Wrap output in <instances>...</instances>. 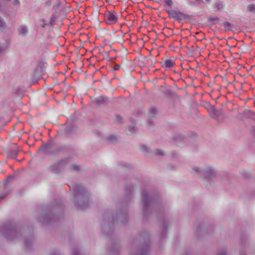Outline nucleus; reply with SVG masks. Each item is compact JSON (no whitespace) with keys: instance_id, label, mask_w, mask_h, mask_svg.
Instances as JSON below:
<instances>
[{"instance_id":"nucleus-20","label":"nucleus","mask_w":255,"mask_h":255,"mask_svg":"<svg viewBox=\"0 0 255 255\" xmlns=\"http://www.w3.org/2000/svg\"><path fill=\"white\" fill-rule=\"evenodd\" d=\"M157 110L155 108H151L149 109V115L150 116H153L156 113Z\"/></svg>"},{"instance_id":"nucleus-42","label":"nucleus","mask_w":255,"mask_h":255,"mask_svg":"<svg viewBox=\"0 0 255 255\" xmlns=\"http://www.w3.org/2000/svg\"><path fill=\"white\" fill-rule=\"evenodd\" d=\"M115 253L116 254V255H118V252H116V253Z\"/></svg>"},{"instance_id":"nucleus-31","label":"nucleus","mask_w":255,"mask_h":255,"mask_svg":"<svg viewBox=\"0 0 255 255\" xmlns=\"http://www.w3.org/2000/svg\"><path fill=\"white\" fill-rule=\"evenodd\" d=\"M209 20L211 21H217L219 20V19L217 17H214V18H210Z\"/></svg>"},{"instance_id":"nucleus-18","label":"nucleus","mask_w":255,"mask_h":255,"mask_svg":"<svg viewBox=\"0 0 255 255\" xmlns=\"http://www.w3.org/2000/svg\"><path fill=\"white\" fill-rule=\"evenodd\" d=\"M247 11L255 13V4H250L247 6Z\"/></svg>"},{"instance_id":"nucleus-7","label":"nucleus","mask_w":255,"mask_h":255,"mask_svg":"<svg viewBox=\"0 0 255 255\" xmlns=\"http://www.w3.org/2000/svg\"><path fill=\"white\" fill-rule=\"evenodd\" d=\"M66 162V161L65 160H61L59 162L50 166L49 169L51 172L55 173H57L59 172L60 170L64 167Z\"/></svg>"},{"instance_id":"nucleus-32","label":"nucleus","mask_w":255,"mask_h":255,"mask_svg":"<svg viewBox=\"0 0 255 255\" xmlns=\"http://www.w3.org/2000/svg\"><path fill=\"white\" fill-rule=\"evenodd\" d=\"M6 196H7V194H6L0 195V200L4 199Z\"/></svg>"},{"instance_id":"nucleus-30","label":"nucleus","mask_w":255,"mask_h":255,"mask_svg":"<svg viewBox=\"0 0 255 255\" xmlns=\"http://www.w3.org/2000/svg\"><path fill=\"white\" fill-rule=\"evenodd\" d=\"M120 68V66L119 65H118V64H115L114 65V69L115 70H118Z\"/></svg>"},{"instance_id":"nucleus-33","label":"nucleus","mask_w":255,"mask_h":255,"mask_svg":"<svg viewBox=\"0 0 255 255\" xmlns=\"http://www.w3.org/2000/svg\"><path fill=\"white\" fill-rule=\"evenodd\" d=\"M14 4L16 5L17 4L19 3L18 0H14L13 1Z\"/></svg>"},{"instance_id":"nucleus-40","label":"nucleus","mask_w":255,"mask_h":255,"mask_svg":"<svg viewBox=\"0 0 255 255\" xmlns=\"http://www.w3.org/2000/svg\"><path fill=\"white\" fill-rule=\"evenodd\" d=\"M59 4H60V3H59V1H58V3H56V5H57L56 6H58Z\"/></svg>"},{"instance_id":"nucleus-28","label":"nucleus","mask_w":255,"mask_h":255,"mask_svg":"<svg viewBox=\"0 0 255 255\" xmlns=\"http://www.w3.org/2000/svg\"><path fill=\"white\" fill-rule=\"evenodd\" d=\"M217 255H226V250L224 249L223 251L219 252Z\"/></svg>"},{"instance_id":"nucleus-21","label":"nucleus","mask_w":255,"mask_h":255,"mask_svg":"<svg viewBox=\"0 0 255 255\" xmlns=\"http://www.w3.org/2000/svg\"><path fill=\"white\" fill-rule=\"evenodd\" d=\"M155 154L158 155H164V152L163 150L159 149H156L155 150Z\"/></svg>"},{"instance_id":"nucleus-17","label":"nucleus","mask_w":255,"mask_h":255,"mask_svg":"<svg viewBox=\"0 0 255 255\" xmlns=\"http://www.w3.org/2000/svg\"><path fill=\"white\" fill-rule=\"evenodd\" d=\"M17 154V151L15 148V149H13L9 151V152L8 153V156H9V157H10L11 158H14L16 157Z\"/></svg>"},{"instance_id":"nucleus-34","label":"nucleus","mask_w":255,"mask_h":255,"mask_svg":"<svg viewBox=\"0 0 255 255\" xmlns=\"http://www.w3.org/2000/svg\"><path fill=\"white\" fill-rule=\"evenodd\" d=\"M122 120V118L120 116L117 117V120L118 122H120Z\"/></svg>"},{"instance_id":"nucleus-41","label":"nucleus","mask_w":255,"mask_h":255,"mask_svg":"<svg viewBox=\"0 0 255 255\" xmlns=\"http://www.w3.org/2000/svg\"><path fill=\"white\" fill-rule=\"evenodd\" d=\"M208 2H210L211 0H206Z\"/></svg>"},{"instance_id":"nucleus-26","label":"nucleus","mask_w":255,"mask_h":255,"mask_svg":"<svg viewBox=\"0 0 255 255\" xmlns=\"http://www.w3.org/2000/svg\"><path fill=\"white\" fill-rule=\"evenodd\" d=\"M164 2L169 6H172L173 5V2L172 0H164Z\"/></svg>"},{"instance_id":"nucleus-10","label":"nucleus","mask_w":255,"mask_h":255,"mask_svg":"<svg viewBox=\"0 0 255 255\" xmlns=\"http://www.w3.org/2000/svg\"><path fill=\"white\" fill-rule=\"evenodd\" d=\"M166 11L169 14V17L171 18H174L178 20L181 18V12L179 11L174 10H166Z\"/></svg>"},{"instance_id":"nucleus-9","label":"nucleus","mask_w":255,"mask_h":255,"mask_svg":"<svg viewBox=\"0 0 255 255\" xmlns=\"http://www.w3.org/2000/svg\"><path fill=\"white\" fill-rule=\"evenodd\" d=\"M18 34L21 37H25L28 33V28L27 25H20L17 29Z\"/></svg>"},{"instance_id":"nucleus-5","label":"nucleus","mask_w":255,"mask_h":255,"mask_svg":"<svg viewBox=\"0 0 255 255\" xmlns=\"http://www.w3.org/2000/svg\"><path fill=\"white\" fill-rule=\"evenodd\" d=\"M120 220L122 224H126L128 220V214L126 212H120L113 217V223L115 224L118 220Z\"/></svg>"},{"instance_id":"nucleus-8","label":"nucleus","mask_w":255,"mask_h":255,"mask_svg":"<svg viewBox=\"0 0 255 255\" xmlns=\"http://www.w3.org/2000/svg\"><path fill=\"white\" fill-rule=\"evenodd\" d=\"M106 20L107 21V23L112 24L117 21L118 17L116 13L114 12H109L106 16Z\"/></svg>"},{"instance_id":"nucleus-37","label":"nucleus","mask_w":255,"mask_h":255,"mask_svg":"<svg viewBox=\"0 0 255 255\" xmlns=\"http://www.w3.org/2000/svg\"><path fill=\"white\" fill-rule=\"evenodd\" d=\"M202 227H200L199 229H197V232H200L201 231V229H202Z\"/></svg>"},{"instance_id":"nucleus-6","label":"nucleus","mask_w":255,"mask_h":255,"mask_svg":"<svg viewBox=\"0 0 255 255\" xmlns=\"http://www.w3.org/2000/svg\"><path fill=\"white\" fill-rule=\"evenodd\" d=\"M210 115L212 118L216 119L219 122H222L226 118L225 116L220 109H212L210 112Z\"/></svg>"},{"instance_id":"nucleus-29","label":"nucleus","mask_w":255,"mask_h":255,"mask_svg":"<svg viewBox=\"0 0 255 255\" xmlns=\"http://www.w3.org/2000/svg\"><path fill=\"white\" fill-rule=\"evenodd\" d=\"M5 23L3 18L0 16V27H2Z\"/></svg>"},{"instance_id":"nucleus-36","label":"nucleus","mask_w":255,"mask_h":255,"mask_svg":"<svg viewBox=\"0 0 255 255\" xmlns=\"http://www.w3.org/2000/svg\"><path fill=\"white\" fill-rule=\"evenodd\" d=\"M196 1H197L198 3H200L201 2H203L202 0H195Z\"/></svg>"},{"instance_id":"nucleus-2","label":"nucleus","mask_w":255,"mask_h":255,"mask_svg":"<svg viewBox=\"0 0 255 255\" xmlns=\"http://www.w3.org/2000/svg\"><path fill=\"white\" fill-rule=\"evenodd\" d=\"M0 232L7 240L11 241H15L19 239L21 236V230L11 225L3 227L0 229Z\"/></svg>"},{"instance_id":"nucleus-3","label":"nucleus","mask_w":255,"mask_h":255,"mask_svg":"<svg viewBox=\"0 0 255 255\" xmlns=\"http://www.w3.org/2000/svg\"><path fill=\"white\" fill-rule=\"evenodd\" d=\"M141 198L143 202V212L145 214L151 209L155 203V199L151 196H149L145 191H143L141 193Z\"/></svg>"},{"instance_id":"nucleus-35","label":"nucleus","mask_w":255,"mask_h":255,"mask_svg":"<svg viewBox=\"0 0 255 255\" xmlns=\"http://www.w3.org/2000/svg\"><path fill=\"white\" fill-rule=\"evenodd\" d=\"M4 50V48L0 46V52L3 51Z\"/></svg>"},{"instance_id":"nucleus-27","label":"nucleus","mask_w":255,"mask_h":255,"mask_svg":"<svg viewBox=\"0 0 255 255\" xmlns=\"http://www.w3.org/2000/svg\"><path fill=\"white\" fill-rule=\"evenodd\" d=\"M223 24L226 29H230L231 24L229 22H224Z\"/></svg>"},{"instance_id":"nucleus-22","label":"nucleus","mask_w":255,"mask_h":255,"mask_svg":"<svg viewBox=\"0 0 255 255\" xmlns=\"http://www.w3.org/2000/svg\"><path fill=\"white\" fill-rule=\"evenodd\" d=\"M105 101V98H104V97L103 96H100V97H99L98 98H97L96 99V102L97 103H102V102H104Z\"/></svg>"},{"instance_id":"nucleus-14","label":"nucleus","mask_w":255,"mask_h":255,"mask_svg":"<svg viewBox=\"0 0 255 255\" xmlns=\"http://www.w3.org/2000/svg\"><path fill=\"white\" fill-rule=\"evenodd\" d=\"M34 242V238L33 236H29L27 237L24 240V246L25 247H28L30 246L33 242Z\"/></svg>"},{"instance_id":"nucleus-16","label":"nucleus","mask_w":255,"mask_h":255,"mask_svg":"<svg viewBox=\"0 0 255 255\" xmlns=\"http://www.w3.org/2000/svg\"><path fill=\"white\" fill-rule=\"evenodd\" d=\"M136 131V128L135 126H131L128 127L126 130V132L128 134H130L133 133Z\"/></svg>"},{"instance_id":"nucleus-4","label":"nucleus","mask_w":255,"mask_h":255,"mask_svg":"<svg viewBox=\"0 0 255 255\" xmlns=\"http://www.w3.org/2000/svg\"><path fill=\"white\" fill-rule=\"evenodd\" d=\"M203 175L211 180H214L217 178V172L213 167L207 165L204 167Z\"/></svg>"},{"instance_id":"nucleus-19","label":"nucleus","mask_w":255,"mask_h":255,"mask_svg":"<svg viewBox=\"0 0 255 255\" xmlns=\"http://www.w3.org/2000/svg\"><path fill=\"white\" fill-rule=\"evenodd\" d=\"M108 139L112 142H115L117 141L118 138L114 135H111L109 136Z\"/></svg>"},{"instance_id":"nucleus-13","label":"nucleus","mask_w":255,"mask_h":255,"mask_svg":"<svg viewBox=\"0 0 255 255\" xmlns=\"http://www.w3.org/2000/svg\"><path fill=\"white\" fill-rule=\"evenodd\" d=\"M175 64V62L173 60L170 59H166L164 61L162 66L166 68L172 67Z\"/></svg>"},{"instance_id":"nucleus-39","label":"nucleus","mask_w":255,"mask_h":255,"mask_svg":"<svg viewBox=\"0 0 255 255\" xmlns=\"http://www.w3.org/2000/svg\"><path fill=\"white\" fill-rule=\"evenodd\" d=\"M59 4H60V3H59V1H58V3H56V5H57L56 6H58Z\"/></svg>"},{"instance_id":"nucleus-38","label":"nucleus","mask_w":255,"mask_h":255,"mask_svg":"<svg viewBox=\"0 0 255 255\" xmlns=\"http://www.w3.org/2000/svg\"><path fill=\"white\" fill-rule=\"evenodd\" d=\"M53 255H61L59 254H55Z\"/></svg>"},{"instance_id":"nucleus-24","label":"nucleus","mask_w":255,"mask_h":255,"mask_svg":"<svg viewBox=\"0 0 255 255\" xmlns=\"http://www.w3.org/2000/svg\"><path fill=\"white\" fill-rule=\"evenodd\" d=\"M141 150L144 152H148L149 149L145 145H142L141 146Z\"/></svg>"},{"instance_id":"nucleus-23","label":"nucleus","mask_w":255,"mask_h":255,"mask_svg":"<svg viewBox=\"0 0 255 255\" xmlns=\"http://www.w3.org/2000/svg\"><path fill=\"white\" fill-rule=\"evenodd\" d=\"M70 169L73 171H78L80 169V167L76 164H73L70 167Z\"/></svg>"},{"instance_id":"nucleus-11","label":"nucleus","mask_w":255,"mask_h":255,"mask_svg":"<svg viewBox=\"0 0 255 255\" xmlns=\"http://www.w3.org/2000/svg\"><path fill=\"white\" fill-rule=\"evenodd\" d=\"M149 247L147 245H144L140 247L139 250L136 253V255L133 254L132 252L130 253V255H148Z\"/></svg>"},{"instance_id":"nucleus-12","label":"nucleus","mask_w":255,"mask_h":255,"mask_svg":"<svg viewBox=\"0 0 255 255\" xmlns=\"http://www.w3.org/2000/svg\"><path fill=\"white\" fill-rule=\"evenodd\" d=\"M52 220H54V218L52 219L51 217L45 214H41L38 218V220L44 224L48 223Z\"/></svg>"},{"instance_id":"nucleus-25","label":"nucleus","mask_w":255,"mask_h":255,"mask_svg":"<svg viewBox=\"0 0 255 255\" xmlns=\"http://www.w3.org/2000/svg\"><path fill=\"white\" fill-rule=\"evenodd\" d=\"M72 255H80L79 250L77 249H73L72 251Z\"/></svg>"},{"instance_id":"nucleus-15","label":"nucleus","mask_w":255,"mask_h":255,"mask_svg":"<svg viewBox=\"0 0 255 255\" xmlns=\"http://www.w3.org/2000/svg\"><path fill=\"white\" fill-rule=\"evenodd\" d=\"M192 171L201 175L204 174V167L201 168L197 166H193L192 167Z\"/></svg>"},{"instance_id":"nucleus-1","label":"nucleus","mask_w":255,"mask_h":255,"mask_svg":"<svg viewBox=\"0 0 255 255\" xmlns=\"http://www.w3.org/2000/svg\"><path fill=\"white\" fill-rule=\"evenodd\" d=\"M74 202L75 205L80 209L86 208L91 197L90 192L81 184L75 185L74 188Z\"/></svg>"}]
</instances>
